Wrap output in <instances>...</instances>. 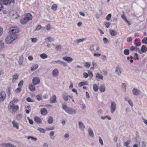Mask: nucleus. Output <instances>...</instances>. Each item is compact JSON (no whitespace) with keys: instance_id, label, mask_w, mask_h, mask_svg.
<instances>
[{"instance_id":"obj_1","label":"nucleus","mask_w":147,"mask_h":147,"mask_svg":"<svg viewBox=\"0 0 147 147\" xmlns=\"http://www.w3.org/2000/svg\"><path fill=\"white\" fill-rule=\"evenodd\" d=\"M62 108L65 112L69 114H75L77 113L76 111L74 109L71 107H68L66 105H63Z\"/></svg>"},{"instance_id":"obj_2","label":"nucleus","mask_w":147,"mask_h":147,"mask_svg":"<svg viewBox=\"0 0 147 147\" xmlns=\"http://www.w3.org/2000/svg\"><path fill=\"white\" fill-rule=\"evenodd\" d=\"M32 16L30 13H27L25 14V17L22 18L20 20V22L22 24H24L27 22L32 20Z\"/></svg>"},{"instance_id":"obj_3","label":"nucleus","mask_w":147,"mask_h":147,"mask_svg":"<svg viewBox=\"0 0 147 147\" xmlns=\"http://www.w3.org/2000/svg\"><path fill=\"white\" fill-rule=\"evenodd\" d=\"M13 102H10L8 105V109L10 112L12 111V113L15 114L16 111L18 109L19 107L18 105H14Z\"/></svg>"},{"instance_id":"obj_4","label":"nucleus","mask_w":147,"mask_h":147,"mask_svg":"<svg viewBox=\"0 0 147 147\" xmlns=\"http://www.w3.org/2000/svg\"><path fill=\"white\" fill-rule=\"evenodd\" d=\"M17 38V35L15 34H10L5 39V41L7 44H11Z\"/></svg>"},{"instance_id":"obj_5","label":"nucleus","mask_w":147,"mask_h":147,"mask_svg":"<svg viewBox=\"0 0 147 147\" xmlns=\"http://www.w3.org/2000/svg\"><path fill=\"white\" fill-rule=\"evenodd\" d=\"M0 2L1 4L9 6L12 3H15V1L14 0H0Z\"/></svg>"},{"instance_id":"obj_6","label":"nucleus","mask_w":147,"mask_h":147,"mask_svg":"<svg viewBox=\"0 0 147 147\" xmlns=\"http://www.w3.org/2000/svg\"><path fill=\"white\" fill-rule=\"evenodd\" d=\"M111 112L112 114H113L115 112L116 109V104L114 101L111 102Z\"/></svg>"},{"instance_id":"obj_7","label":"nucleus","mask_w":147,"mask_h":147,"mask_svg":"<svg viewBox=\"0 0 147 147\" xmlns=\"http://www.w3.org/2000/svg\"><path fill=\"white\" fill-rule=\"evenodd\" d=\"M10 32V34H15L17 35L16 33H18L19 32L18 28L16 27H13L10 29L9 31Z\"/></svg>"},{"instance_id":"obj_8","label":"nucleus","mask_w":147,"mask_h":147,"mask_svg":"<svg viewBox=\"0 0 147 147\" xmlns=\"http://www.w3.org/2000/svg\"><path fill=\"white\" fill-rule=\"evenodd\" d=\"M32 82L34 85L37 84L40 82V79L38 77H34L32 79Z\"/></svg>"},{"instance_id":"obj_9","label":"nucleus","mask_w":147,"mask_h":147,"mask_svg":"<svg viewBox=\"0 0 147 147\" xmlns=\"http://www.w3.org/2000/svg\"><path fill=\"white\" fill-rule=\"evenodd\" d=\"M147 51V48L145 45H143L142 46L141 50H139L138 52L139 53L141 54L143 53H145Z\"/></svg>"},{"instance_id":"obj_10","label":"nucleus","mask_w":147,"mask_h":147,"mask_svg":"<svg viewBox=\"0 0 147 147\" xmlns=\"http://www.w3.org/2000/svg\"><path fill=\"white\" fill-rule=\"evenodd\" d=\"M6 96L5 93L4 91L1 92L0 94V101H3Z\"/></svg>"},{"instance_id":"obj_11","label":"nucleus","mask_w":147,"mask_h":147,"mask_svg":"<svg viewBox=\"0 0 147 147\" xmlns=\"http://www.w3.org/2000/svg\"><path fill=\"white\" fill-rule=\"evenodd\" d=\"M115 72L117 75L120 76L122 72L121 68L119 67L118 66H117L115 68Z\"/></svg>"},{"instance_id":"obj_12","label":"nucleus","mask_w":147,"mask_h":147,"mask_svg":"<svg viewBox=\"0 0 147 147\" xmlns=\"http://www.w3.org/2000/svg\"><path fill=\"white\" fill-rule=\"evenodd\" d=\"M34 119L35 121L37 124H40L42 123V121L39 117L35 116L34 117Z\"/></svg>"},{"instance_id":"obj_13","label":"nucleus","mask_w":147,"mask_h":147,"mask_svg":"<svg viewBox=\"0 0 147 147\" xmlns=\"http://www.w3.org/2000/svg\"><path fill=\"white\" fill-rule=\"evenodd\" d=\"M88 131L89 136L90 137L93 138L94 137V135L92 129L91 128L89 127L88 129Z\"/></svg>"},{"instance_id":"obj_14","label":"nucleus","mask_w":147,"mask_h":147,"mask_svg":"<svg viewBox=\"0 0 147 147\" xmlns=\"http://www.w3.org/2000/svg\"><path fill=\"white\" fill-rule=\"evenodd\" d=\"M56 97L55 95H54L50 99V102L51 103H53L56 102Z\"/></svg>"},{"instance_id":"obj_15","label":"nucleus","mask_w":147,"mask_h":147,"mask_svg":"<svg viewBox=\"0 0 147 147\" xmlns=\"http://www.w3.org/2000/svg\"><path fill=\"white\" fill-rule=\"evenodd\" d=\"M103 79V76L99 73H97L96 75V79L97 80H102Z\"/></svg>"},{"instance_id":"obj_16","label":"nucleus","mask_w":147,"mask_h":147,"mask_svg":"<svg viewBox=\"0 0 147 147\" xmlns=\"http://www.w3.org/2000/svg\"><path fill=\"white\" fill-rule=\"evenodd\" d=\"M52 75L54 77H56L59 75V71L57 69H54L52 72Z\"/></svg>"},{"instance_id":"obj_17","label":"nucleus","mask_w":147,"mask_h":147,"mask_svg":"<svg viewBox=\"0 0 147 147\" xmlns=\"http://www.w3.org/2000/svg\"><path fill=\"white\" fill-rule=\"evenodd\" d=\"M133 94L135 95H138L140 92V91L137 88H134L132 90Z\"/></svg>"},{"instance_id":"obj_18","label":"nucleus","mask_w":147,"mask_h":147,"mask_svg":"<svg viewBox=\"0 0 147 147\" xmlns=\"http://www.w3.org/2000/svg\"><path fill=\"white\" fill-rule=\"evenodd\" d=\"M109 33L110 34L113 36H115L117 35V31L113 30H110Z\"/></svg>"},{"instance_id":"obj_19","label":"nucleus","mask_w":147,"mask_h":147,"mask_svg":"<svg viewBox=\"0 0 147 147\" xmlns=\"http://www.w3.org/2000/svg\"><path fill=\"white\" fill-rule=\"evenodd\" d=\"M62 97L63 100L65 101H67L68 100V95L66 93H64L63 94Z\"/></svg>"},{"instance_id":"obj_20","label":"nucleus","mask_w":147,"mask_h":147,"mask_svg":"<svg viewBox=\"0 0 147 147\" xmlns=\"http://www.w3.org/2000/svg\"><path fill=\"white\" fill-rule=\"evenodd\" d=\"M13 127L16 128L17 129H19V124L18 123L16 122L15 121H13L12 122Z\"/></svg>"},{"instance_id":"obj_21","label":"nucleus","mask_w":147,"mask_h":147,"mask_svg":"<svg viewBox=\"0 0 147 147\" xmlns=\"http://www.w3.org/2000/svg\"><path fill=\"white\" fill-rule=\"evenodd\" d=\"M63 59L65 61H66L67 62H71L73 60V59L69 57H65L63 58Z\"/></svg>"},{"instance_id":"obj_22","label":"nucleus","mask_w":147,"mask_h":147,"mask_svg":"<svg viewBox=\"0 0 147 147\" xmlns=\"http://www.w3.org/2000/svg\"><path fill=\"white\" fill-rule=\"evenodd\" d=\"M28 87L29 89L31 91L34 92L35 90V87L32 84L30 85Z\"/></svg>"},{"instance_id":"obj_23","label":"nucleus","mask_w":147,"mask_h":147,"mask_svg":"<svg viewBox=\"0 0 147 147\" xmlns=\"http://www.w3.org/2000/svg\"><path fill=\"white\" fill-rule=\"evenodd\" d=\"M93 89L94 90L95 92H97L98 89V86L95 84H93Z\"/></svg>"},{"instance_id":"obj_24","label":"nucleus","mask_w":147,"mask_h":147,"mask_svg":"<svg viewBox=\"0 0 147 147\" xmlns=\"http://www.w3.org/2000/svg\"><path fill=\"white\" fill-rule=\"evenodd\" d=\"M18 75L17 74H15L13 76L12 81L13 82H14L15 80L18 79Z\"/></svg>"},{"instance_id":"obj_25","label":"nucleus","mask_w":147,"mask_h":147,"mask_svg":"<svg viewBox=\"0 0 147 147\" xmlns=\"http://www.w3.org/2000/svg\"><path fill=\"white\" fill-rule=\"evenodd\" d=\"M38 67V65L37 64H35L32 66L31 67V70L32 71H33L34 70L36 69Z\"/></svg>"},{"instance_id":"obj_26","label":"nucleus","mask_w":147,"mask_h":147,"mask_svg":"<svg viewBox=\"0 0 147 147\" xmlns=\"http://www.w3.org/2000/svg\"><path fill=\"white\" fill-rule=\"evenodd\" d=\"M99 90L101 92H104L105 90V86L103 85H101L99 88Z\"/></svg>"},{"instance_id":"obj_27","label":"nucleus","mask_w":147,"mask_h":147,"mask_svg":"<svg viewBox=\"0 0 147 147\" xmlns=\"http://www.w3.org/2000/svg\"><path fill=\"white\" fill-rule=\"evenodd\" d=\"M88 84V82L87 81L82 82H80L78 85L80 86H82L84 85H87Z\"/></svg>"},{"instance_id":"obj_28","label":"nucleus","mask_w":147,"mask_h":147,"mask_svg":"<svg viewBox=\"0 0 147 147\" xmlns=\"http://www.w3.org/2000/svg\"><path fill=\"white\" fill-rule=\"evenodd\" d=\"M40 112L41 114L42 115H45L46 114V109L45 108H43L41 109Z\"/></svg>"},{"instance_id":"obj_29","label":"nucleus","mask_w":147,"mask_h":147,"mask_svg":"<svg viewBox=\"0 0 147 147\" xmlns=\"http://www.w3.org/2000/svg\"><path fill=\"white\" fill-rule=\"evenodd\" d=\"M78 125L80 128H81L83 129H84V123L82 122H79L78 123Z\"/></svg>"},{"instance_id":"obj_30","label":"nucleus","mask_w":147,"mask_h":147,"mask_svg":"<svg viewBox=\"0 0 147 147\" xmlns=\"http://www.w3.org/2000/svg\"><path fill=\"white\" fill-rule=\"evenodd\" d=\"M53 119L52 117H50L48 118L47 121L49 123H52L53 122Z\"/></svg>"},{"instance_id":"obj_31","label":"nucleus","mask_w":147,"mask_h":147,"mask_svg":"<svg viewBox=\"0 0 147 147\" xmlns=\"http://www.w3.org/2000/svg\"><path fill=\"white\" fill-rule=\"evenodd\" d=\"M22 117V115L21 114H19L17 115L16 118L18 120H20Z\"/></svg>"},{"instance_id":"obj_32","label":"nucleus","mask_w":147,"mask_h":147,"mask_svg":"<svg viewBox=\"0 0 147 147\" xmlns=\"http://www.w3.org/2000/svg\"><path fill=\"white\" fill-rule=\"evenodd\" d=\"M37 130L41 133H45L46 131V130L45 129L40 127L38 128Z\"/></svg>"},{"instance_id":"obj_33","label":"nucleus","mask_w":147,"mask_h":147,"mask_svg":"<svg viewBox=\"0 0 147 147\" xmlns=\"http://www.w3.org/2000/svg\"><path fill=\"white\" fill-rule=\"evenodd\" d=\"M121 87L122 90L123 91H125L126 90V84L125 83H122L121 84Z\"/></svg>"},{"instance_id":"obj_34","label":"nucleus","mask_w":147,"mask_h":147,"mask_svg":"<svg viewBox=\"0 0 147 147\" xmlns=\"http://www.w3.org/2000/svg\"><path fill=\"white\" fill-rule=\"evenodd\" d=\"M47 40L48 41L51 42L52 41H54V38L51 37H48L47 38Z\"/></svg>"},{"instance_id":"obj_35","label":"nucleus","mask_w":147,"mask_h":147,"mask_svg":"<svg viewBox=\"0 0 147 147\" xmlns=\"http://www.w3.org/2000/svg\"><path fill=\"white\" fill-rule=\"evenodd\" d=\"M54 134V131H51L50 133V136L51 138L52 139H54L55 138V137L53 136Z\"/></svg>"},{"instance_id":"obj_36","label":"nucleus","mask_w":147,"mask_h":147,"mask_svg":"<svg viewBox=\"0 0 147 147\" xmlns=\"http://www.w3.org/2000/svg\"><path fill=\"white\" fill-rule=\"evenodd\" d=\"M57 6L56 4H54L51 7V9L54 11H55L57 10Z\"/></svg>"},{"instance_id":"obj_37","label":"nucleus","mask_w":147,"mask_h":147,"mask_svg":"<svg viewBox=\"0 0 147 147\" xmlns=\"http://www.w3.org/2000/svg\"><path fill=\"white\" fill-rule=\"evenodd\" d=\"M123 53L125 55H128L129 54V51L128 49H125L123 51Z\"/></svg>"},{"instance_id":"obj_38","label":"nucleus","mask_w":147,"mask_h":147,"mask_svg":"<svg viewBox=\"0 0 147 147\" xmlns=\"http://www.w3.org/2000/svg\"><path fill=\"white\" fill-rule=\"evenodd\" d=\"M111 14H109L106 17V19L107 21L110 20L111 18Z\"/></svg>"},{"instance_id":"obj_39","label":"nucleus","mask_w":147,"mask_h":147,"mask_svg":"<svg viewBox=\"0 0 147 147\" xmlns=\"http://www.w3.org/2000/svg\"><path fill=\"white\" fill-rule=\"evenodd\" d=\"M142 42L145 44H147V37H144L142 40Z\"/></svg>"},{"instance_id":"obj_40","label":"nucleus","mask_w":147,"mask_h":147,"mask_svg":"<svg viewBox=\"0 0 147 147\" xmlns=\"http://www.w3.org/2000/svg\"><path fill=\"white\" fill-rule=\"evenodd\" d=\"M90 66V64L89 63L86 62L84 64V66L87 68H89Z\"/></svg>"},{"instance_id":"obj_41","label":"nucleus","mask_w":147,"mask_h":147,"mask_svg":"<svg viewBox=\"0 0 147 147\" xmlns=\"http://www.w3.org/2000/svg\"><path fill=\"white\" fill-rule=\"evenodd\" d=\"M86 39L85 38H83L81 39H79L76 40V42L78 43H80L81 42H83L84 40H85Z\"/></svg>"},{"instance_id":"obj_42","label":"nucleus","mask_w":147,"mask_h":147,"mask_svg":"<svg viewBox=\"0 0 147 147\" xmlns=\"http://www.w3.org/2000/svg\"><path fill=\"white\" fill-rule=\"evenodd\" d=\"M130 142L131 140H128L126 142H124V145L127 147L128 145L130 143Z\"/></svg>"},{"instance_id":"obj_43","label":"nucleus","mask_w":147,"mask_h":147,"mask_svg":"<svg viewBox=\"0 0 147 147\" xmlns=\"http://www.w3.org/2000/svg\"><path fill=\"white\" fill-rule=\"evenodd\" d=\"M27 138H28V139H31L32 140H34V141H36L37 140L36 138H34V137H33V136H29Z\"/></svg>"},{"instance_id":"obj_44","label":"nucleus","mask_w":147,"mask_h":147,"mask_svg":"<svg viewBox=\"0 0 147 147\" xmlns=\"http://www.w3.org/2000/svg\"><path fill=\"white\" fill-rule=\"evenodd\" d=\"M0 46L1 49H2L4 48L3 42L2 40L0 41Z\"/></svg>"},{"instance_id":"obj_45","label":"nucleus","mask_w":147,"mask_h":147,"mask_svg":"<svg viewBox=\"0 0 147 147\" xmlns=\"http://www.w3.org/2000/svg\"><path fill=\"white\" fill-rule=\"evenodd\" d=\"M55 127L54 126H52L49 127H47V131H49L54 129Z\"/></svg>"},{"instance_id":"obj_46","label":"nucleus","mask_w":147,"mask_h":147,"mask_svg":"<svg viewBox=\"0 0 147 147\" xmlns=\"http://www.w3.org/2000/svg\"><path fill=\"white\" fill-rule=\"evenodd\" d=\"M26 100L28 102H34V100H33L31 99L29 97L27 98Z\"/></svg>"},{"instance_id":"obj_47","label":"nucleus","mask_w":147,"mask_h":147,"mask_svg":"<svg viewBox=\"0 0 147 147\" xmlns=\"http://www.w3.org/2000/svg\"><path fill=\"white\" fill-rule=\"evenodd\" d=\"M52 27L50 24H47V30L50 31L52 29Z\"/></svg>"},{"instance_id":"obj_48","label":"nucleus","mask_w":147,"mask_h":147,"mask_svg":"<svg viewBox=\"0 0 147 147\" xmlns=\"http://www.w3.org/2000/svg\"><path fill=\"white\" fill-rule=\"evenodd\" d=\"M103 41L105 44H107L109 42L108 39L106 38H104L103 39Z\"/></svg>"},{"instance_id":"obj_49","label":"nucleus","mask_w":147,"mask_h":147,"mask_svg":"<svg viewBox=\"0 0 147 147\" xmlns=\"http://www.w3.org/2000/svg\"><path fill=\"white\" fill-rule=\"evenodd\" d=\"M135 57H134V60H136V59L138 60L139 59V57L138 55V54L137 53H135L134 54Z\"/></svg>"},{"instance_id":"obj_50","label":"nucleus","mask_w":147,"mask_h":147,"mask_svg":"<svg viewBox=\"0 0 147 147\" xmlns=\"http://www.w3.org/2000/svg\"><path fill=\"white\" fill-rule=\"evenodd\" d=\"M40 56L42 59L46 58V54L42 53L40 55Z\"/></svg>"},{"instance_id":"obj_51","label":"nucleus","mask_w":147,"mask_h":147,"mask_svg":"<svg viewBox=\"0 0 147 147\" xmlns=\"http://www.w3.org/2000/svg\"><path fill=\"white\" fill-rule=\"evenodd\" d=\"M60 62L59 64L62 65L64 66H67V64L65 62L62 61L60 60V61H59Z\"/></svg>"},{"instance_id":"obj_52","label":"nucleus","mask_w":147,"mask_h":147,"mask_svg":"<svg viewBox=\"0 0 147 147\" xmlns=\"http://www.w3.org/2000/svg\"><path fill=\"white\" fill-rule=\"evenodd\" d=\"M128 102L129 105L133 107V104L132 101L131 100H128Z\"/></svg>"},{"instance_id":"obj_53","label":"nucleus","mask_w":147,"mask_h":147,"mask_svg":"<svg viewBox=\"0 0 147 147\" xmlns=\"http://www.w3.org/2000/svg\"><path fill=\"white\" fill-rule=\"evenodd\" d=\"M88 73L89 75L90 76V78H92L93 76V74L92 72L90 71L89 70L88 71Z\"/></svg>"},{"instance_id":"obj_54","label":"nucleus","mask_w":147,"mask_h":147,"mask_svg":"<svg viewBox=\"0 0 147 147\" xmlns=\"http://www.w3.org/2000/svg\"><path fill=\"white\" fill-rule=\"evenodd\" d=\"M94 45H92L90 46V51L92 52H93L94 51Z\"/></svg>"},{"instance_id":"obj_55","label":"nucleus","mask_w":147,"mask_h":147,"mask_svg":"<svg viewBox=\"0 0 147 147\" xmlns=\"http://www.w3.org/2000/svg\"><path fill=\"white\" fill-rule=\"evenodd\" d=\"M36 98L38 100H40L41 99V96L39 94H38L36 96Z\"/></svg>"},{"instance_id":"obj_56","label":"nucleus","mask_w":147,"mask_h":147,"mask_svg":"<svg viewBox=\"0 0 147 147\" xmlns=\"http://www.w3.org/2000/svg\"><path fill=\"white\" fill-rule=\"evenodd\" d=\"M24 81L23 80H21L18 84V86H22L23 84Z\"/></svg>"},{"instance_id":"obj_57","label":"nucleus","mask_w":147,"mask_h":147,"mask_svg":"<svg viewBox=\"0 0 147 147\" xmlns=\"http://www.w3.org/2000/svg\"><path fill=\"white\" fill-rule=\"evenodd\" d=\"M21 88H17L15 90V91L16 93H19L21 91Z\"/></svg>"},{"instance_id":"obj_58","label":"nucleus","mask_w":147,"mask_h":147,"mask_svg":"<svg viewBox=\"0 0 147 147\" xmlns=\"http://www.w3.org/2000/svg\"><path fill=\"white\" fill-rule=\"evenodd\" d=\"M83 75L84 77L86 78H88V74L86 72L83 73Z\"/></svg>"},{"instance_id":"obj_59","label":"nucleus","mask_w":147,"mask_h":147,"mask_svg":"<svg viewBox=\"0 0 147 147\" xmlns=\"http://www.w3.org/2000/svg\"><path fill=\"white\" fill-rule=\"evenodd\" d=\"M132 40V39L130 37H128L127 38V42H129Z\"/></svg>"},{"instance_id":"obj_60","label":"nucleus","mask_w":147,"mask_h":147,"mask_svg":"<svg viewBox=\"0 0 147 147\" xmlns=\"http://www.w3.org/2000/svg\"><path fill=\"white\" fill-rule=\"evenodd\" d=\"M99 142L101 145H103L102 140L100 137H99Z\"/></svg>"},{"instance_id":"obj_61","label":"nucleus","mask_w":147,"mask_h":147,"mask_svg":"<svg viewBox=\"0 0 147 147\" xmlns=\"http://www.w3.org/2000/svg\"><path fill=\"white\" fill-rule=\"evenodd\" d=\"M29 120V122L30 124H32L33 123V121L32 120L30 119L29 117H28L27 118Z\"/></svg>"},{"instance_id":"obj_62","label":"nucleus","mask_w":147,"mask_h":147,"mask_svg":"<svg viewBox=\"0 0 147 147\" xmlns=\"http://www.w3.org/2000/svg\"><path fill=\"white\" fill-rule=\"evenodd\" d=\"M61 45H57L56 46V48H55V50L57 51H58V49H59L61 48Z\"/></svg>"},{"instance_id":"obj_63","label":"nucleus","mask_w":147,"mask_h":147,"mask_svg":"<svg viewBox=\"0 0 147 147\" xmlns=\"http://www.w3.org/2000/svg\"><path fill=\"white\" fill-rule=\"evenodd\" d=\"M41 26L40 25H39L37 26L35 29V30H38L40 29L41 28Z\"/></svg>"},{"instance_id":"obj_64","label":"nucleus","mask_w":147,"mask_h":147,"mask_svg":"<svg viewBox=\"0 0 147 147\" xmlns=\"http://www.w3.org/2000/svg\"><path fill=\"white\" fill-rule=\"evenodd\" d=\"M110 25V24L109 22H107L105 24V27L107 28H108L109 27Z\"/></svg>"}]
</instances>
